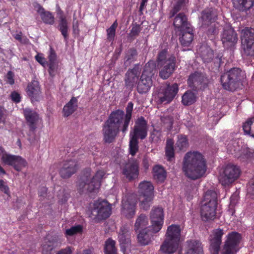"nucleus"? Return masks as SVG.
Segmentation results:
<instances>
[{"label":"nucleus","mask_w":254,"mask_h":254,"mask_svg":"<svg viewBox=\"0 0 254 254\" xmlns=\"http://www.w3.org/2000/svg\"><path fill=\"white\" fill-rule=\"evenodd\" d=\"M137 54V51L135 49H130L128 50L125 57V64H128L134 61Z\"/></svg>","instance_id":"obj_47"},{"label":"nucleus","mask_w":254,"mask_h":254,"mask_svg":"<svg viewBox=\"0 0 254 254\" xmlns=\"http://www.w3.org/2000/svg\"><path fill=\"white\" fill-rule=\"evenodd\" d=\"M200 56L204 62L209 63L214 56L213 51L209 47H201Z\"/></svg>","instance_id":"obj_41"},{"label":"nucleus","mask_w":254,"mask_h":254,"mask_svg":"<svg viewBox=\"0 0 254 254\" xmlns=\"http://www.w3.org/2000/svg\"><path fill=\"white\" fill-rule=\"evenodd\" d=\"M184 2L185 0H177L173 8L171 11L170 14L171 17L174 16L176 13H177L181 10V8L183 6Z\"/></svg>","instance_id":"obj_55"},{"label":"nucleus","mask_w":254,"mask_h":254,"mask_svg":"<svg viewBox=\"0 0 254 254\" xmlns=\"http://www.w3.org/2000/svg\"><path fill=\"white\" fill-rule=\"evenodd\" d=\"M90 169L86 170L77 183L78 190L80 192H96L101 186V180L105 176L103 170L98 171L93 177Z\"/></svg>","instance_id":"obj_3"},{"label":"nucleus","mask_w":254,"mask_h":254,"mask_svg":"<svg viewBox=\"0 0 254 254\" xmlns=\"http://www.w3.org/2000/svg\"><path fill=\"white\" fill-rule=\"evenodd\" d=\"M182 170L191 180L203 177L206 171V162L201 154L197 151L187 152L183 159Z\"/></svg>","instance_id":"obj_2"},{"label":"nucleus","mask_w":254,"mask_h":254,"mask_svg":"<svg viewBox=\"0 0 254 254\" xmlns=\"http://www.w3.org/2000/svg\"><path fill=\"white\" fill-rule=\"evenodd\" d=\"M227 150L235 157L242 161L254 157V151L245 146L240 147L235 141H233L228 145Z\"/></svg>","instance_id":"obj_12"},{"label":"nucleus","mask_w":254,"mask_h":254,"mask_svg":"<svg viewBox=\"0 0 254 254\" xmlns=\"http://www.w3.org/2000/svg\"><path fill=\"white\" fill-rule=\"evenodd\" d=\"M82 231V227L81 225H78L74 226L65 230V235L66 237L72 236L74 235L81 233Z\"/></svg>","instance_id":"obj_50"},{"label":"nucleus","mask_w":254,"mask_h":254,"mask_svg":"<svg viewBox=\"0 0 254 254\" xmlns=\"http://www.w3.org/2000/svg\"><path fill=\"white\" fill-rule=\"evenodd\" d=\"M188 249L186 254H203L201 243L197 240H189L187 242Z\"/></svg>","instance_id":"obj_31"},{"label":"nucleus","mask_w":254,"mask_h":254,"mask_svg":"<svg viewBox=\"0 0 254 254\" xmlns=\"http://www.w3.org/2000/svg\"><path fill=\"white\" fill-rule=\"evenodd\" d=\"M47 191V189L46 187H41L39 190V194L40 196L45 197Z\"/></svg>","instance_id":"obj_63"},{"label":"nucleus","mask_w":254,"mask_h":254,"mask_svg":"<svg viewBox=\"0 0 254 254\" xmlns=\"http://www.w3.org/2000/svg\"><path fill=\"white\" fill-rule=\"evenodd\" d=\"M58 29L64 37L65 41H66L68 38V26L67 20L65 17L63 16H61L60 17Z\"/></svg>","instance_id":"obj_40"},{"label":"nucleus","mask_w":254,"mask_h":254,"mask_svg":"<svg viewBox=\"0 0 254 254\" xmlns=\"http://www.w3.org/2000/svg\"><path fill=\"white\" fill-rule=\"evenodd\" d=\"M241 236L236 232H232L227 236L221 254H236L239 250Z\"/></svg>","instance_id":"obj_13"},{"label":"nucleus","mask_w":254,"mask_h":254,"mask_svg":"<svg viewBox=\"0 0 254 254\" xmlns=\"http://www.w3.org/2000/svg\"><path fill=\"white\" fill-rule=\"evenodd\" d=\"M14 156L15 155H11L6 152L1 156V159L2 162L5 164L12 166Z\"/></svg>","instance_id":"obj_54"},{"label":"nucleus","mask_w":254,"mask_h":254,"mask_svg":"<svg viewBox=\"0 0 254 254\" xmlns=\"http://www.w3.org/2000/svg\"><path fill=\"white\" fill-rule=\"evenodd\" d=\"M35 59L39 63L41 64L44 65L46 64V60L44 58L39 55H36L35 56Z\"/></svg>","instance_id":"obj_62"},{"label":"nucleus","mask_w":254,"mask_h":254,"mask_svg":"<svg viewBox=\"0 0 254 254\" xmlns=\"http://www.w3.org/2000/svg\"><path fill=\"white\" fill-rule=\"evenodd\" d=\"M37 11L40 15L42 20L44 23L49 25H53L54 24L55 17L51 12L45 10V9L41 6L39 7Z\"/></svg>","instance_id":"obj_35"},{"label":"nucleus","mask_w":254,"mask_h":254,"mask_svg":"<svg viewBox=\"0 0 254 254\" xmlns=\"http://www.w3.org/2000/svg\"><path fill=\"white\" fill-rule=\"evenodd\" d=\"M77 106V99L76 97H72L70 101L63 108V116L64 117L69 116L76 110Z\"/></svg>","instance_id":"obj_34"},{"label":"nucleus","mask_w":254,"mask_h":254,"mask_svg":"<svg viewBox=\"0 0 254 254\" xmlns=\"http://www.w3.org/2000/svg\"><path fill=\"white\" fill-rule=\"evenodd\" d=\"M133 108V104L130 102L126 108V114L120 109L111 112L103 126V140L105 142H113L120 131L124 135L126 134L131 119Z\"/></svg>","instance_id":"obj_1"},{"label":"nucleus","mask_w":254,"mask_h":254,"mask_svg":"<svg viewBox=\"0 0 254 254\" xmlns=\"http://www.w3.org/2000/svg\"><path fill=\"white\" fill-rule=\"evenodd\" d=\"M170 56L167 55V51L165 49L160 51L158 54L156 60L157 65L164 64Z\"/></svg>","instance_id":"obj_49"},{"label":"nucleus","mask_w":254,"mask_h":254,"mask_svg":"<svg viewBox=\"0 0 254 254\" xmlns=\"http://www.w3.org/2000/svg\"><path fill=\"white\" fill-rule=\"evenodd\" d=\"M254 3V0H235L234 2L235 7L241 11L249 9Z\"/></svg>","instance_id":"obj_39"},{"label":"nucleus","mask_w":254,"mask_h":254,"mask_svg":"<svg viewBox=\"0 0 254 254\" xmlns=\"http://www.w3.org/2000/svg\"><path fill=\"white\" fill-rule=\"evenodd\" d=\"M223 230L217 229L212 232L209 237L210 250L212 254H218L222 242Z\"/></svg>","instance_id":"obj_18"},{"label":"nucleus","mask_w":254,"mask_h":254,"mask_svg":"<svg viewBox=\"0 0 254 254\" xmlns=\"http://www.w3.org/2000/svg\"><path fill=\"white\" fill-rule=\"evenodd\" d=\"M166 155L170 159L174 157V142L172 139H168L166 142Z\"/></svg>","instance_id":"obj_48"},{"label":"nucleus","mask_w":254,"mask_h":254,"mask_svg":"<svg viewBox=\"0 0 254 254\" xmlns=\"http://www.w3.org/2000/svg\"><path fill=\"white\" fill-rule=\"evenodd\" d=\"M180 236L181 228L179 225L169 226L165 235V239L161 246L160 251L167 254L174 253L178 249Z\"/></svg>","instance_id":"obj_4"},{"label":"nucleus","mask_w":254,"mask_h":254,"mask_svg":"<svg viewBox=\"0 0 254 254\" xmlns=\"http://www.w3.org/2000/svg\"><path fill=\"white\" fill-rule=\"evenodd\" d=\"M217 17V11L212 7L205 9L201 13L202 26H208L215 22Z\"/></svg>","instance_id":"obj_26"},{"label":"nucleus","mask_w":254,"mask_h":254,"mask_svg":"<svg viewBox=\"0 0 254 254\" xmlns=\"http://www.w3.org/2000/svg\"><path fill=\"white\" fill-rule=\"evenodd\" d=\"M189 146L188 139L186 136L180 135L178 136V139L176 142V147L180 150H186Z\"/></svg>","instance_id":"obj_46"},{"label":"nucleus","mask_w":254,"mask_h":254,"mask_svg":"<svg viewBox=\"0 0 254 254\" xmlns=\"http://www.w3.org/2000/svg\"><path fill=\"white\" fill-rule=\"evenodd\" d=\"M147 134V123L143 117L139 118L135 122L133 131L130 133L129 152L132 156L138 151L137 138L144 139Z\"/></svg>","instance_id":"obj_5"},{"label":"nucleus","mask_w":254,"mask_h":254,"mask_svg":"<svg viewBox=\"0 0 254 254\" xmlns=\"http://www.w3.org/2000/svg\"><path fill=\"white\" fill-rule=\"evenodd\" d=\"M117 23L116 21L110 26L109 28L107 30V39L110 41H113L114 40L116 29L117 27Z\"/></svg>","instance_id":"obj_53"},{"label":"nucleus","mask_w":254,"mask_h":254,"mask_svg":"<svg viewBox=\"0 0 254 254\" xmlns=\"http://www.w3.org/2000/svg\"><path fill=\"white\" fill-rule=\"evenodd\" d=\"M140 71L138 67H135L132 69H129L126 73L125 82L127 88L131 90L137 83Z\"/></svg>","instance_id":"obj_22"},{"label":"nucleus","mask_w":254,"mask_h":254,"mask_svg":"<svg viewBox=\"0 0 254 254\" xmlns=\"http://www.w3.org/2000/svg\"><path fill=\"white\" fill-rule=\"evenodd\" d=\"M13 77H14L13 73L11 71H9L6 74V78H7L6 82L11 85L13 84L14 83V80L13 79Z\"/></svg>","instance_id":"obj_58"},{"label":"nucleus","mask_w":254,"mask_h":254,"mask_svg":"<svg viewBox=\"0 0 254 254\" xmlns=\"http://www.w3.org/2000/svg\"><path fill=\"white\" fill-rule=\"evenodd\" d=\"M60 242V239L57 236L46 238L42 245V254H52L54 248Z\"/></svg>","instance_id":"obj_23"},{"label":"nucleus","mask_w":254,"mask_h":254,"mask_svg":"<svg viewBox=\"0 0 254 254\" xmlns=\"http://www.w3.org/2000/svg\"><path fill=\"white\" fill-rule=\"evenodd\" d=\"M153 178L157 182H163L166 177V172L164 168L159 165H156L153 168Z\"/></svg>","instance_id":"obj_37"},{"label":"nucleus","mask_w":254,"mask_h":254,"mask_svg":"<svg viewBox=\"0 0 254 254\" xmlns=\"http://www.w3.org/2000/svg\"><path fill=\"white\" fill-rule=\"evenodd\" d=\"M130 229L127 225L122 226L118 233V240L121 244L130 243Z\"/></svg>","instance_id":"obj_32"},{"label":"nucleus","mask_w":254,"mask_h":254,"mask_svg":"<svg viewBox=\"0 0 254 254\" xmlns=\"http://www.w3.org/2000/svg\"><path fill=\"white\" fill-rule=\"evenodd\" d=\"M74 250V248L72 247H66L64 249H61L57 254H72Z\"/></svg>","instance_id":"obj_56"},{"label":"nucleus","mask_w":254,"mask_h":254,"mask_svg":"<svg viewBox=\"0 0 254 254\" xmlns=\"http://www.w3.org/2000/svg\"><path fill=\"white\" fill-rule=\"evenodd\" d=\"M156 64L153 61L145 64L140 79L138 82L137 90L140 94L147 93L152 85V77L156 72Z\"/></svg>","instance_id":"obj_7"},{"label":"nucleus","mask_w":254,"mask_h":254,"mask_svg":"<svg viewBox=\"0 0 254 254\" xmlns=\"http://www.w3.org/2000/svg\"><path fill=\"white\" fill-rule=\"evenodd\" d=\"M10 97L13 102L15 103H19L20 102L21 97L18 93L16 92H12L10 94Z\"/></svg>","instance_id":"obj_57"},{"label":"nucleus","mask_w":254,"mask_h":254,"mask_svg":"<svg viewBox=\"0 0 254 254\" xmlns=\"http://www.w3.org/2000/svg\"><path fill=\"white\" fill-rule=\"evenodd\" d=\"M140 32V28L139 26H135L132 28L130 32L131 36L137 35Z\"/></svg>","instance_id":"obj_61"},{"label":"nucleus","mask_w":254,"mask_h":254,"mask_svg":"<svg viewBox=\"0 0 254 254\" xmlns=\"http://www.w3.org/2000/svg\"><path fill=\"white\" fill-rule=\"evenodd\" d=\"M163 211L162 208L158 207L152 209L150 213V219L153 232H157L161 229L163 223Z\"/></svg>","instance_id":"obj_17"},{"label":"nucleus","mask_w":254,"mask_h":254,"mask_svg":"<svg viewBox=\"0 0 254 254\" xmlns=\"http://www.w3.org/2000/svg\"><path fill=\"white\" fill-rule=\"evenodd\" d=\"M0 190L5 193H8L9 191L8 187L5 185L4 181L2 180H0Z\"/></svg>","instance_id":"obj_60"},{"label":"nucleus","mask_w":254,"mask_h":254,"mask_svg":"<svg viewBox=\"0 0 254 254\" xmlns=\"http://www.w3.org/2000/svg\"><path fill=\"white\" fill-rule=\"evenodd\" d=\"M92 214L98 219H106L111 213V207L106 200L97 201L94 203Z\"/></svg>","instance_id":"obj_14"},{"label":"nucleus","mask_w":254,"mask_h":254,"mask_svg":"<svg viewBox=\"0 0 254 254\" xmlns=\"http://www.w3.org/2000/svg\"><path fill=\"white\" fill-rule=\"evenodd\" d=\"M202 203L217 204V194L213 190H207L203 195Z\"/></svg>","instance_id":"obj_36"},{"label":"nucleus","mask_w":254,"mask_h":254,"mask_svg":"<svg viewBox=\"0 0 254 254\" xmlns=\"http://www.w3.org/2000/svg\"><path fill=\"white\" fill-rule=\"evenodd\" d=\"M148 225V219L144 214H140L136 219L134 224V230L137 231L139 229L142 230Z\"/></svg>","instance_id":"obj_43"},{"label":"nucleus","mask_w":254,"mask_h":254,"mask_svg":"<svg viewBox=\"0 0 254 254\" xmlns=\"http://www.w3.org/2000/svg\"><path fill=\"white\" fill-rule=\"evenodd\" d=\"M116 242L111 239H108L105 242L104 247L105 254H117Z\"/></svg>","instance_id":"obj_45"},{"label":"nucleus","mask_w":254,"mask_h":254,"mask_svg":"<svg viewBox=\"0 0 254 254\" xmlns=\"http://www.w3.org/2000/svg\"><path fill=\"white\" fill-rule=\"evenodd\" d=\"M243 128L246 134H250L254 137V117L248 120L244 124Z\"/></svg>","instance_id":"obj_44"},{"label":"nucleus","mask_w":254,"mask_h":254,"mask_svg":"<svg viewBox=\"0 0 254 254\" xmlns=\"http://www.w3.org/2000/svg\"><path fill=\"white\" fill-rule=\"evenodd\" d=\"M196 100V95L192 91H187L182 96V102L185 106H189L193 104Z\"/></svg>","instance_id":"obj_38"},{"label":"nucleus","mask_w":254,"mask_h":254,"mask_svg":"<svg viewBox=\"0 0 254 254\" xmlns=\"http://www.w3.org/2000/svg\"><path fill=\"white\" fill-rule=\"evenodd\" d=\"M78 168L77 162L74 160H67L64 162L61 169L60 175L63 178H67L74 174Z\"/></svg>","instance_id":"obj_25"},{"label":"nucleus","mask_w":254,"mask_h":254,"mask_svg":"<svg viewBox=\"0 0 254 254\" xmlns=\"http://www.w3.org/2000/svg\"><path fill=\"white\" fill-rule=\"evenodd\" d=\"M222 56H218L215 57L214 59V64L216 67V69L218 70L219 68L220 67L221 63H222Z\"/></svg>","instance_id":"obj_59"},{"label":"nucleus","mask_w":254,"mask_h":254,"mask_svg":"<svg viewBox=\"0 0 254 254\" xmlns=\"http://www.w3.org/2000/svg\"><path fill=\"white\" fill-rule=\"evenodd\" d=\"M49 60L50 63H55L56 60V55L54 52H51L50 53V54L49 56Z\"/></svg>","instance_id":"obj_64"},{"label":"nucleus","mask_w":254,"mask_h":254,"mask_svg":"<svg viewBox=\"0 0 254 254\" xmlns=\"http://www.w3.org/2000/svg\"><path fill=\"white\" fill-rule=\"evenodd\" d=\"M206 81V77L203 73L195 72L190 75L188 82L190 87H196Z\"/></svg>","instance_id":"obj_29"},{"label":"nucleus","mask_w":254,"mask_h":254,"mask_svg":"<svg viewBox=\"0 0 254 254\" xmlns=\"http://www.w3.org/2000/svg\"><path fill=\"white\" fill-rule=\"evenodd\" d=\"M238 36L234 29L229 26H226L221 34V41L225 47L234 46L238 42Z\"/></svg>","instance_id":"obj_15"},{"label":"nucleus","mask_w":254,"mask_h":254,"mask_svg":"<svg viewBox=\"0 0 254 254\" xmlns=\"http://www.w3.org/2000/svg\"><path fill=\"white\" fill-rule=\"evenodd\" d=\"M26 93L32 102L38 101L41 93L39 82L36 80L30 82L26 88Z\"/></svg>","instance_id":"obj_27"},{"label":"nucleus","mask_w":254,"mask_h":254,"mask_svg":"<svg viewBox=\"0 0 254 254\" xmlns=\"http://www.w3.org/2000/svg\"><path fill=\"white\" fill-rule=\"evenodd\" d=\"M161 121L164 127L167 130H170L172 128L173 124V118L172 117L170 116L161 117Z\"/></svg>","instance_id":"obj_51"},{"label":"nucleus","mask_w":254,"mask_h":254,"mask_svg":"<svg viewBox=\"0 0 254 254\" xmlns=\"http://www.w3.org/2000/svg\"><path fill=\"white\" fill-rule=\"evenodd\" d=\"M241 39L243 55L254 57V30L248 28L243 29Z\"/></svg>","instance_id":"obj_9"},{"label":"nucleus","mask_w":254,"mask_h":254,"mask_svg":"<svg viewBox=\"0 0 254 254\" xmlns=\"http://www.w3.org/2000/svg\"><path fill=\"white\" fill-rule=\"evenodd\" d=\"M122 173L130 181L138 177L139 174L138 163L136 161H129L122 168Z\"/></svg>","instance_id":"obj_20"},{"label":"nucleus","mask_w":254,"mask_h":254,"mask_svg":"<svg viewBox=\"0 0 254 254\" xmlns=\"http://www.w3.org/2000/svg\"><path fill=\"white\" fill-rule=\"evenodd\" d=\"M240 175V170L237 166L229 164L224 169L219 177V181L223 186H229L234 182Z\"/></svg>","instance_id":"obj_11"},{"label":"nucleus","mask_w":254,"mask_h":254,"mask_svg":"<svg viewBox=\"0 0 254 254\" xmlns=\"http://www.w3.org/2000/svg\"><path fill=\"white\" fill-rule=\"evenodd\" d=\"M136 201L132 196L122 201V214L127 218H132L135 213Z\"/></svg>","instance_id":"obj_19"},{"label":"nucleus","mask_w":254,"mask_h":254,"mask_svg":"<svg viewBox=\"0 0 254 254\" xmlns=\"http://www.w3.org/2000/svg\"><path fill=\"white\" fill-rule=\"evenodd\" d=\"M23 115L30 130L34 131L40 119L38 114L30 108H25L23 109Z\"/></svg>","instance_id":"obj_21"},{"label":"nucleus","mask_w":254,"mask_h":254,"mask_svg":"<svg viewBox=\"0 0 254 254\" xmlns=\"http://www.w3.org/2000/svg\"><path fill=\"white\" fill-rule=\"evenodd\" d=\"M239 200V196L237 193H234L230 197V202L228 212L232 215L235 213L234 207L238 203Z\"/></svg>","instance_id":"obj_52"},{"label":"nucleus","mask_w":254,"mask_h":254,"mask_svg":"<svg viewBox=\"0 0 254 254\" xmlns=\"http://www.w3.org/2000/svg\"><path fill=\"white\" fill-rule=\"evenodd\" d=\"M243 72L237 67L231 68L221 76L220 81L224 89L228 91L236 90L243 77Z\"/></svg>","instance_id":"obj_6"},{"label":"nucleus","mask_w":254,"mask_h":254,"mask_svg":"<svg viewBox=\"0 0 254 254\" xmlns=\"http://www.w3.org/2000/svg\"><path fill=\"white\" fill-rule=\"evenodd\" d=\"M217 205L202 203L200 214L202 219L204 221L211 220L215 218Z\"/></svg>","instance_id":"obj_24"},{"label":"nucleus","mask_w":254,"mask_h":254,"mask_svg":"<svg viewBox=\"0 0 254 254\" xmlns=\"http://www.w3.org/2000/svg\"><path fill=\"white\" fill-rule=\"evenodd\" d=\"M26 161L20 156L15 155L12 166L17 171H20L27 165Z\"/></svg>","instance_id":"obj_42"},{"label":"nucleus","mask_w":254,"mask_h":254,"mask_svg":"<svg viewBox=\"0 0 254 254\" xmlns=\"http://www.w3.org/2000/svg\"><path fill=\"white\" fill-rule=\"evenodd\" d=\"M152 235L147 228L141 230L137 235L138 243L142 246L149 244L151 241Z\"/></svg>","instance_id":"obj_33"},{"label":"nucleus","mask_w":254,"mask_h":254,"mask_svg":"<svg viewBox=\"0 0 254 254\" xmlns=\"http://www.w3.org/2000/svg\"><path fill=\"white\" fill-rule=\"evenodd\" d=\"M179 40L183 46L188 47L193 39L192 27L189 28L184 31H180Z\"/></svg>","instance_id":"obj_30"},{"label":"nucleus","mask_w":254,"mask_h":254,"mask_svg":"<svg viewBox=\"0 0 254 254\" xmlns=\"http://www.w3.org/2000/svg\"><path fill=\"white\" fill-rule=\"evenodd\" d=\"M178 91V84H167L161 87L155 99L158 104L169 103L175 98Z\"/></svg>","instance_id":"obj_10"},{"label":"nucleus","mask_w":254,"mask_h":254,"mask_svg":"<svg viewBox=\"0 0 254 254\" xmlns=\"http://www.w3.org/2000/svg\"><path fill=\"white\" fill-rule=\"evenodd\" d=\"M154 187L151 182L143 181L139 184L138 200L142 209L147 210L150 206L153 197Z\"/></svg>","instance_id":"obj_8"},{"label":"nucleus","mask_w":254,"mask_h":254,"mask_svg":"<svg viewBox=\"0 0 254 254\" xmlns=\"http://www.w3.org/2000/svg\"><path fill=\"white\" fill-rule=\"evenodd\" d=\"M173 24L176 30L178 31H184L191 27L190 24L188 21L187 16L183 13H179L176 16Z\"/></svg>","instance_id":"obj_28"},{"label":"nucleus","mask_w":254,"mask_h":254,"mask_svg":"<svg viewBox=\"0 0 254 254\" xmlns=\"http://www.w3.org/2000/svg\"><path fill=\"white\" fill-rule=\"evenodd\" d=\"M157 66L160 68V77L163 79H166L170 76L175 70L176 58L174 56L171 55L166 62L162 64L157 65Z\"/></svg>","instance_id":"obj_16"}]
</instances>
